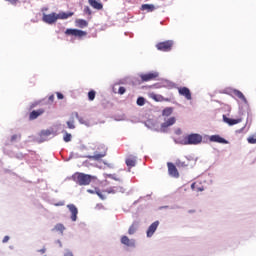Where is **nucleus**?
Here are the masks:
<instances>
[{
  "label": "nucleus",
  "instance_id": "nucleus-43",
  "mask_svg": "<svg viewBox=\"0 0 256 256\" xmlns=\"http://www.w3.org/2000/svg\"><path fill=\"white\" fill-rule=\"evenodd\" d=\"M64 256H73V252H66Z\"/></svg>",
  "mask_w": 256,
  "mask_h": 256
},
{
  "label": "nucleus",
  "instance_id": "nucleus-11",
  "mask_svg": "<svg viewBox=\"0 0 256 256\" xmlns=\"http://www.w3.org/2000/svg\"><path fill=\"white\" fill-rule=\"evenodd\" d=\"M120 242L126 247L135 248V239H129L127 236H122Z\"/></svg>",
  "mask_w": 256,
  "mask_h": 256
},
{
  "label": "nucleus",
  "instance_id": "nucleus-36",
  "mask_svg": "<svg viewBox=\"0 0 256 256\" xmlns=\"http://www.w3.org/2000/svg\"><path fill=\"white\" fill-rule=\"evenodd\" d=\"M95 193H96V195H98V197H100V199H102V200L105 199V195H103V193H101V191L96 190Z\"/></svg>",
  "mask_w": 256,
  "mask_h": 256
},
{
  "label": "nucleus",
  "instance_id": "nucleus-32",
  "mask_svg": "<svg viewBox=\"0 0 256 256\" xmlns=\"http://www.w3.org/2000/svg\"><path fill=\"white\" fill-rule=\"evenodd\" d=\"M71 137H72L71 134L66 132L63 137L65 143H69V141H71Z\"/></svg>",
  "mask_w": 256,
  "mask_h": 256
},
{
  "label": "nucleus",
  "instance_id": "nucleus-34",
  "mask_svg": "<svg viewBox=\"0 0 256 256\" xmlns=\"http://www.w3.org/2000/svg\"><path fill=\"white\" fill-rule=\"evenodd\" d=\"M126 91H127V90H126L125 87H123V86H120L119 89H118L119 95H125V92H126Z\"/></svg>",
  "mask_w": 256,
  "mask_h": 256
},
{
  "label": "nucleus",
  "instance_id": "nucleus-1",
  "mask_svg": "<svg viewBox=\"0 0 256 256\" xmlns=\"http://www.w3.org/2000/svg\"><path fill=\"white\" fill-rule=\"evenodd\" d=\"M93 179H95L94 176L81 172H76L72 175V180L75 181L76 184L80 185L81 187L91 185Z\"/></svg>",
  "mask_w": 256,
  "mask_h": 256
},
{
  "label": "nucleus",
  "instance_id": "nucleus-42",
  "mask_svg": "<svg viewBox=\"0 0 256 256\" xmlns=\"http://www.w3.org/2000/svg\"><path fill=\"white\" fill-rule=\"evenodd\" d=\"M8 1L9 3H12V5H15V3H17L18 0H6Z\"/></svg>",
  "mask_w": 256,
  "mask_h": 256
},
{
  "label": "nucleus",
  "instance_id": "nucleus-8",
  "mask_svg": "<svg viewBox=\"0 0 256 256\" xmlns=\"http://www.w3.org/2000/svg\"><path fill=\"white\" fill-rule=\"evenodd\" d=\"M157 77H159L158 72H149V73L140 75V79L144 82L155 81Z\"/></svg>",
  "mask_w": 256,
  "mask_h": 256
},
{
  "label": "nucleus",
  "instance_id": "nucleus-2",
  "mask_svg": "<svg viewBox=\"0 0 256 256\" xmlns=\"http://www.w3.org/2000/svg\"><path fill=\"white\" fill-rule=\"evenodd\" d=\"M202 141L203 136L201 134H189L183 139L182 145H199Z\"/></svg>",
  "mask_w": 256,
  "mask_h": 256
},
{
  "label": "nucleus",
  "instance_id": "nucleus-33",
  "mask_svg": "<svg viewBox=\"0 0 256 256\" xmlns=\"http://www.w3.org/2000/svg\"><path fill=\"white\" fill-rule=\"evenodd\" d=\"M234 94L236 95V97H238V99H245V95H243L242 92L239 90L235 91Z\"/></svg>",
  "mask_w": 256,
  "mask_h": 256
},
{
  "label": "nucleus",
  "instance_id": "nucleus-23",
  "mask_svg": "<svg viewBox=\"0 0 256 256\" xmlns=\"http://www.w3.org/2000/svg\"><path fill=\"white\" fill-rule=\"evenodd\" d=\"M58 19H69V17H73V12H60L57 14Z\"/></svg>",
  "mask_w": 256,
  "mask_h": 256
},
{
  "label": "nucleus",
  "instance_id": "nucleus-45",
  "mask_svg": "<svg viewBox=\"0 0 256 256\" xmlns=\"http://www.w3.org/2000/svg\"><path fill=\"white\" fill-rule=\"evenodd\" d=\"M45 251H46V249L43 248V249H40V250H39V253H45Z\"/></svg>",
  "mask_w": 256,
  "mask_h": 256
},
{
  "label": "nucleus",
  "instance_id": "nucleus-24",
  "mask_svg": "<svg viewBox=\"0 0 256 256\" xmlns=\"http://www.w3.org/2000/svg\"><path fill=\"white\" fill-rule=\"evenodd\" d=\"M152 99L157 102L169 101V99H166L165 97L159 94L152 95Z\"/></svg>",
  "mask_w": 256,
  "mask_h": 256
},
{
  "label": "nucleus",
  "instance_id": "nucleus-20",
  "mask_svg": "<svg viewBox=\"0 0 256 256\" xmlns=\"http://www.w3.org/2000/svg\"><path fill=\"white\" fill-rule=\"evenodd\" d=\"M127 167L131 169V167H135L137 165V158L135 156H129L125 161Z\"/></svg>",
  "mask_w": 256,
  "mask_h": 256
},
{
  "label": "nucleus",
  "instance_id": "nucleus-37",
  "mask_svg": "<svg viewBox=\"0 0 256 256\" xmlns=\"http://www.w3.org/2000/svg\"><path fill=\"white\" fill-rule=\"evenodd\" d=\"M17 139H19V136L17 134H14L12 137H11V141H17Z\"/></svg>",
  "mask_w": 256,
  "mask_h": 256
},
{
  "label": "nucleus",
  "instance_id": "nucleus-38",
  "mask_svg": "<svg viewBox=\"0 0 256 256\" xmlns=\"http://www.w3.org/2000/svg\"><path fill=\"white\" fill-rule=\"evenodd\" d=\"M55 207H63V205H65V202H58L54 204Z\"/></svg>",
  "mask_w": 256,
  "mask_h": 256
},
{
  "label": "nucleus",
  "instance_id": "nucleus-18",
  "mask_svg": "<svg viewBox=\"0 0 256 256\" xmlns=\"http://www.w3.org/2000/svg\"><path fill=\"white\" fill-rule=\"evenodd\" d=\"M88 3L93 9H97L98 11H101L103 9V4L99 2V0H88Z\"/></svg>",
  "mask_w": 256,
  "mask_h": 256
},
{
  "label": "nucleus",
  "instance_id": "nucleus-3",
  "mask_svg": "<svg viewBox=\"0 0 256 256\" xmlns=\"http://www.w3.org/2000/svg\"><path fill=\"white\" fill-rule=\"evenodd\" d=\"M97 149L99 150V153H96L92 156H88V159L92 161H100V159H103L105 155H107V147L103 144H100Z\"/></svg>",
  "mask_w": 256,
  "mask_h": 256
},
{
  "label": "nucleus",
  "instance_id": "nucleus-10",
  "mask_svg": "<svg viewBox=\"0 0 256 256\" xmlns=\"http://www.w3.org/2000/svg\"><path fill=\"white\" fill-rule=\"evenodd\" d=\"M67 207L71 213V221H77V215L79 213L77 206H75L74 204H68Z\"/></svg>",
  "mask_w": 256,
  "mask_h": 256
},
{
  "label": "nucleus",
  "instance_id": "nucleus-13",
  "mask_svg": "<svg viewBox=\"0 0 256 256\" xmlns=\"http://www.w3.org/2000/svg\"><path fill=\"white\" fill-rule=\"evenodd\" d=\"M192 191H196V193H201L202 191H205V186H203V183L201 181H196L191 184Z\"/></svg>",
  "mask_w": 256,
  "mask_h": 256
},
{
  "label": "nucleus",
  "instance_id": "nucleus-14",
  "mask_svg": "<svg viewBox=\"0 0 256 256\" xmlns=\"http://www.w3.org/2000/svg\"><path fill=\"white\" fill-rule=\"evenodd\" d=\"M209 140L212 143H221L223 145H227L229 143L225 138L220 137L219 135H212L210 136Z\"/></svg>",
  "mask_w": 256,
  "mask_h": 256
},
{
  "label": "nucleus",
  "instance_id": "nucleus-26",
  "mask_svg": "<svg viewBox=\"0 0 256 256\" xmlns=\"http://www.w3.org/2000/svg\"><path fill=\"white\" fill-rule=\"evenodd\" d=\"M176 167H178L179 169H184L185 167H189V164L181 160H177Z\"/></svg>",
  "mask_w": 256,
  "mask_h": 256
},
{
  "label": "nucleus",
  "instance_id": "nucleus-15",
  "mask_svg": "<svg viewBox=\"0 0 256 256\" xmlns=\"http://www.w3.org/2000/svg\"><path fill=\"white\" fill-rule=\"evenodd\" d=\"M157 227H159V221L153 222L149 227L146 232L147 237H151L152 235L155 234V231H157Z\"/></svg>",
  "mask_w": 256,
  "mask_h": 256
},
{
  "label": "nucleus",
  "instance_id": "nucleus-21",
  "mask_svg": "<svg viewBox=\"0 0 256 256\" xmlns=\"http://www.w3.org/2000/svg\"><path fill=\"white\" fill-rule=\"evenodd\" d=\"M155 9H157V7H155L153 4H143L141 6V11H146L147 13H153Z\"/></svg>",
  "mask_w": 256,
  "mask_h": 256
},
{
  "label": "nucleus",
  "instance_id": "nucleus-29",
  "mask_svg": "<svg viewBox=\"0 0 256 256\" xmlns=\"http://www.w3.org/2000/svg\"><path fill=\"white\" fill-rule=\"evenodd\" d=\"M55 230L63 233V231H65V226L63 224H56Z\"/></svg>",
  "mask_w": 256,
  "mask_h": 256
},
{
  "label": "nucleus",
  "instance_id": "nucleus-44",
  "mask_svg": "<svg viewBox=\"0 0 256 256\" xmlns=\"http://www.w3.org/2000/svg\"><path fill=\"white\" fill-rule=\"evenodd\" d=\"M87 192H88V193H91V194L95 193V191H94V190H91V189H88Z\"/></svg>",
  "mask_w": 256,
  "mask_h": 256
},
{
  "label": "nucleus",
  "instance_id": "nucleus-41",
  "mask_svg": "<svg viewBox=\"0 0 256 256\" xmlns=\"http://www.w3.org/2000/svg\"><path fill=\"white\" fill-rule=\"evenodd\" d=\"M9 236H5L2 240V243H7L9 241Z\"/></svg>",
  "mask_w": 256,
  "mask_h": 256
},
{
  "label": "nucleus",
  "instance_id": "nucleus-31",
  "mask_svg": "<svg viewBox=\"0 0 256 256\" xmlns=\"http://www.w3.org/2000/svg\"><path fill=\"white\" fill-rule=\"evenodd\" d=\"M136 103L139 105V107H143V105H145V98L139 97Z\"/></svg>",
  "mask_w": 256,
  "mask_h": 256
},
{
  "label": "nucleus",
  "instance_id": "nucleus-28",
  "mask_svg": "<svg viewBox=\"0 0 256 256\" xmlns=\"http://www.w3.org/2000/svg\"><path fill=\"white\" fill-rule=\"evenodd\" d=\"M68 129H75V119L72 118L71 120L67 121Z\"/></svg>",
  "mask_w": 256,
  "mask_h": 256
},
{
  "label": "nucleus",
  "instance_id": "nucleus-46",
  "mask_svg": "<svg viewBox=\"0 0 256 256\" xmlns=\"http://www.w3.org/2000/svg\"><path fill=\"white\" fill-rule=\"evenodd\" d=\"M75 116H76V117H79V113L76 112V113H75Z\"/></svg>",
  "mask_w": 256,
  "mask_h": 256
},
{
  "label": "nucleus",
  "instance_id": "nucleus-25",
  "mask_svg": "<svg viewBox=\"0 0 256 256\" xmlns=\"http://www.w3.org/2000/svg\"><path fill=\"white\" fill-rule=\"evenodd\" d=\"M173 114V109L171 107H167L162 111L163 117H169Z\"/></svg>",
  "mask_w": 256,
  "mask_h": 256
},
{
  "label": "nucleus",
  "instance_id": "nucleus-35",
  "mask_svg": "<svg viewBox=\"0 0 256 256\" xmlns=\"http://www.w3.org/2000/svg\"><path fill=\"white\" fill-rule=\"evenodd\" d=\"M84 13H86V15H92L91 8H89V6H85L84 7Z\"/></svg>",
  "mask_w": 256,
  "mask_h": 256
},
{
  "label": "nucleus",
  "instance_id": "nucleus-17",
  "mask_svg": "<svg viewBox=\"0 0 256 256\" xmlns=\"http://www.w3.org/2000/svg\"><path fill=\"white\" fill-rule=\"evenodd\" d=\"M223 121H224V123H227L228 125L232 126V125H237L238 123H241V121H243V119H241V118L231 119V118H228L225 115H223Z\"/></svg>",
  "mask_w": 256,
  "mask_h": 256
},
{
  "label": "nucleus",
  "instance_id": "nucleus-30",
  "mask_svg": "<svg viewBox=\"0 0 256 256\" xmlns=\"http://www.w3.org/2000/svg\"><path fill=\"white\" fill-rule=\"evenodd\" d=\"M248 143H250V145H256V137L255 136H249L247 138Z\"/></svg>",
  "mask_w": 256,
  "mask_h": 256
},
{
  "label": "nucleus",
  "instance_id": "nucleus-16",
  "mask_svg": "<svg viewBox=\"0 0 256 256\" xmlns=\"http://www.w3.org/2000/svg\"><path fill=\"white\" fill-rule=\"evenodd\" d=\"M44 113H45L44 109L33 110L29 115V119L30 121H33L37 119V117H40V115H43Z\"/></svg>",
  "mask_w": 256,
  "mask_h": 256
},
{
  "label": "nucleus",
  "instance_id": "nucleus-39",
  "mask_svg": "<svg viewBox=\"0 0 256 256\" xmlns=\"http://www.w3.org/2000/svg\"><path fill=\"white\" fill-rule=\"evenodd\" d=\"M48 99L51 103H53L55 101V95H50Z\"/></svg>",
  "mask_w": 256,
  "mask_h": 256
},
{
  "label": "nucleus",
  "instance_id": "nucleus-4",
  "mask_svg": "<svg viewBox=\"0 0 256 256\" xmlns=\"http://www.w3.org/2000/svg\"><path fill=\"white\" fill-rule=\"evenodd\" d=\"M156 49L163 52L171 51V49H173V40H166L164 42L156 44Z\"/></svg>",
  "mask_w": 256,
  "mask_h": 256
},
{
  "label": "nucleus",
  "instance_id": "nucleus-40",
  "mask_svg": "<svg viewBox=\"0 0 256 256\" xmlns=\"http://www.w3.org/2000/svg\"><path fill=\"white\" fill-rule=\"evenodd\" d=\"M56 95H57L58 99H64V96L61 92H57Z\"/></svg>",
  "mask_w": 256,
  "mask_h": 256
},
{
  "label": "nucleus",
  "instance_id": "nucleus-12",
  "mask_svg": "<svg viewBox=\"0 0 256 256\" xmlns=\"http://www.w3.org/2000/svg\"><path fill=\"white\" fill-rule=\"evenodd\" d=\"M177 119L175 117H170L165 122L161 124L162 131H165L168 127H171L172 125H175Z\"/></svg>",
  "mask_w": 256,
  "mask_h": 256
},
{
  "label": "nucleus",
  "instance_id": "nucleus-27",
  "mask_svg": "<svg viewBox=\"0 0 256 256\" xmlns=\"http://www.w3.org/2000/svg\"><path fill=\"white\" fill-rule=\"evenodd\" d=\"M95 95H97V93L95 92V90L89 91V92H88L89 101H94V100H95Z\"/></svg>",
  "mask_w": 256,
  "mask_h": 256
},
{
  "label": "nucleus",
  "instance_id": "nucleus-19",
  "mask_svg": "<svg viewBox=\"0 0 256 256\" xmlns=\"http://www.w3.org/2000/svg\"><path fill=\"white\" fill-rule=\"evenodd\" d=\"M139 229V222L134 221L128 229V235H135Z\"/></svg>",
  "mask_w": 256,
  "mask_h": 256
},
{
  "label": "nucleus",
  "instance_id": "nucleus-7",
  "mask_svg": "<svg viewBox=\"0 0 256 256\" xmlns=\"http://www.w3.org/2000/svg\"><path fill=\"white\" fill-rule=\"evenodd\" d=\"M167 167L168 175H170V177H173L174 179H179V170H177V166H175V164H173L172 162H168Z\"/></svg>",
  "mask_w": 256,
  "mask_h": 256
},
{
  "label": "nucleus",
  "instance_id": "nucleus-22",
  "mask_svg": "<svg viewBox=\"0 0 256 256\" xmlns=\"http://www.w3.org/2000/svg\"><path fill=\"white\" fill-rule=\"evenodd\" d=\"M76 25L80 29H85V27H87L89 25V22H87L86 20H83V19H78V20H76Z\"/></svg>",
  "mask_w": 256,
  "mask_h": 256
},
{
  "label": "nucleus",
  "instance_id": "nucleus-5",
  "mask_svg": "<svg viewBox=\"0 0 256 256\" xmlns=\"http://www.w3.org/2000/svg\"><path fill=\"white\" fill-rule=\"evenodd\" d=\"M58 20L57 13L43 14L42 21L48 25H53Z\"/></svg>",
  "mask_w": 256,
  "mask_h": 256
},
{
  "label": "nucleus",
  "instance_id": "nucleus-9",
  "mask_svg": "<svg viewBox=\"0 0 256 256\" xmlns=\"http://www.w3.org/2000/svg\"><path fill=\"white\" fill-rule=\"evenodd\" d=\"M178 93L182 97H185V99H187V101H191V99H193V97L191 96V90H189V88H187V87H179Z\"/></svg>",
  "mask_w": 256,
  "mask_h": 256
},
{
  "label": "nucleus",
  "instance_id": "nucleus-6",
  "mask_svg": "<svg viewBox=\"0 0 256 256\" xmlns=\"http://www.w3.org/2000/svg\"><path fill=\"white\" fill-rule=\"evenodd\" d=\"M65 35H72L73 37H79L80 39L81 37H87V33L85 31L71 28L65 31Z\"/></svg>",
  "mask_w": 256,
  "mask_h": 256
}]
</instances>
